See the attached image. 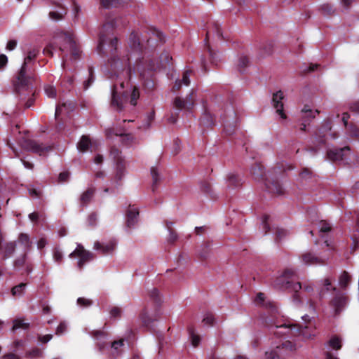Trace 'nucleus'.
<instances>
[{
	"instance_id": "f257e3e1",
	"label": "nucleus",
	"mask_w": 359,
	"mask_h": 359,
	"mask_svg": "<svg viewBox=\"0 0 359 359\" xmlns=\"http://www.w3.org/2000/svg\"><path fill=\"white\" fill-rule=\"evenodd\" d=\"M118 18L107 19L103 24L99 34L97 45L98 53L107 57L110 77L130 78L133 69L130 62L129 51L118 49V38L114 36V30Z\"/></svg>"
},
{
	"instance_id": "dca6fc26",
	"label": "nucleus",
	"mask_w": 359,
	"mask_h": 359,
	"mask_svg": "<svg viewBox=\"0 0 359 359\" xmlns=\"http://www.w3.org/2000/svg\"><path fill=\"white\" fill-rule=\"evenodd\" d=\"M116 247V241L115 240H111L106 243H100L96 241L94 243V249L100 251L103 255H107L111 253Z\"/></svg>"
},
{
	"instance_id": "338daca9",
	"label": "nucleus",
	"mask_w": 359,
	"mask_h": 359,
	"mask_svg": "<svg viewBox=\"0 0 359 359\" xmlns=\"http://www.w3.org/2000/svg\"><path fill=\"white\" fill-rule=\"evenodd\" d=\"M8 63V57L4 54L0 55V69H4Z\"/></svg>"
},
{
	"instance_id": "680f3d73",
	"label": "nucleus",
	"mask_w": 359,
	"mask_h": 359,
	"mask_svg": "<svg viewBox=\"0 0 359 359\" xmlns=\"http://www.w3.org/2000/svg\"><path fill=\"white\" fill-rule=\"evenodd\" d=\"M90 334L96 339L104 338L106 336V334L103 331L100 330L93 331Z\"/></svg>"
},
{
	"instance_id": "4c0bfd02",
	"label": "nucleus",
	"mask_w": 359,
	"mask_h": 359,
	"mask_svg": "<svg viewBox=\"0 0 359 359\" xmlns=\"http://www.w3.org/2000/svg\"><path fill=\"white\" fill-rule=\"evenodd\" d=\"M140 97L139 88L137 86H133V90L130 93V103L131 105L135 106L137 101Z\"/></svg>"
},
{
	"instance_id": "c85d7f7f",
	"label": "nucleus",
	"mask_w": 359,
	"mask_h": 359,
	"mask_svg": "<svg viewBox=\"0 0 359 359\" xmlns=\"http://www.w3.org/2000/svg\"><path fill=\"white\" fill-rule=\"evenodd\" d=\"M95 193V189L88 188L86 191H84L80 196V203L82 205H85L88 203L92 198L93 197Z\"/></svg>"
},
{
	"instance_id": "052dcab7",
	"label": "nucleus",
	"mask_w": 359,
	"mask_h": 359,
	"mask_svg": "<svg viewBox=\"0 0 359 359\" xmlns=\"http://www.w3.org/2000/svg\"><path fill=\"white\" fill-rule=\"evenodd\" d=\"M110 316L112 318H118L121 316V309L118 307H113L110 310Z\"/></svg>"
},
{
	"instance_id": "aec40b11",
	"label": "nucleus",
	"mask_w": 359,
	"mask_h": 359,
	"mask_svg": "<svg viewBox=\"0 0 359 359\" xmlns=\"http://www.w3.org/2000/svg\"><path fill=\"white\" fill-rule=\"evenodd\" d=\"M113 135L119 136L121 137V141L123 144H129L133 142V137L131 134L129 133H118L115 132L114 128H109L107 130V136L108 137H111Z\"/></svg>"
},
{
	"instance_id": "e433bc0d",
	"label": "nucleus",
	"mask_w": 359,
	"mask_h": 359,
	"mask_svg": "<svg viewBox=\"0 0 359 359\" xmlns=\"http://www.w3.org/2000/svg\"><path fill=\"white\" fill-rule=\"evenodd\" d=\"M151 174L152 180H153L152 188H153V190H154L156 188L158 183L160 181V177H159L158 168L156 167H152L151 168Z\"/></svg>"
},
{
	"instance_id": "20e7f679",
	"label": "nucleus",
	"mask_w": 359,
	"mask_h": 359,
	"mask_svg": "<svg viewBox=\"0 0 359 359\" xmlns=\"http://www.w3.org/2000/svg\"><path fill=\"white\" fill-rule=\"evenodd\" d=\"M159 64L154 58L142 56L136 60L133 71L137 72L145 90L150 92L155 89L156 83L155 73Z\"/></svg>"
},
{
	"instance_id": "9b49d317",
	"label": "nucleus",
	"mask_w": 359,
	"mask_h": 359,
	"mask_svg": "<svg viewBox=\"0 0 359 359\" xmlns=\"http://www.w3.org/2000/svg\"><path fill=\"white\" fill-rule=\"evenodd\" d=\"M70 258L78 257L79 261L77 266L79 269H82L83 265L93 260L95 257L93 253L84 249L82 245L78 244L76 248L69 254Z\"/></svg>"
},
{
	"instance_id": "9d476101",
	"label": "nucleus",
	"mask_w": 359,
	"mask_h": 359,
	"mask_svg": "<svg viewBox=\"0 0 359 359\" xmlns=\"http://www.w3.org/2000/svg\"><path fill=\"white\" fill-rule=\"evenodd\" d=\"M34 82L31 83L30 89L23 88L22 89H18L15 85V79L13 80V86L15 93L19 97V104L24 105L25 108L28 109L31 107L35 101V90L34 89Z\"/></svg>"
},
{
	"instance_id": "09e8293b",
	"label": "nucleus",
	"mask_w": 359,
	"mask_h": 359,
	"mask_svg": "<svg viewBox=\"0 0 359 359\" xmlns=\"http://www.w3.org/2000/svg\"><path fill=\"white\" fill-rule=\"evenodd\" d=\"M202 322L208 326H212L215 323L214 316L212 313H206Z\"/></svg>"
},
{
	"instance_id": "423d86ee",
	"label": "nucleus",
	"mask_w": 359,
	"mask_h": 359,
	"mask_svg": "<svg viewBox=\"0 0 359 359\" xmlns=\"http://www.w3.org/2000/svg\"><path fill=\"white\" fill-rule=\"evenodd\" d=\"M297 274L292 269H285L283 273L276 278L274 285L280 289L289 290L294 292L293 300L296 303L300 302V298L297 292L302 289V284L299 282H295Z\"/></svg>"
},
{
	"instance_id": "2f4dec72",
	"label": "nucleus",
	"mask_w": 359,
	"mask_h": 359,
	"mask_svg": "<svg viewBox=\"0 0 359 359\" xmlns=\"http://www.w3.org/2000/svg\"><path fill=\"white\" fill-rule=\"evenodd\" d=\"M327 346L331 350H339L341 348V341L339 337L333 336L327 341Z\"/></svg>"
},
{
	"instance_id": "69168bd1",
	"label": "nucleus",
	"mask_w": 359,
	"mask_h": 359,
	"mask_svg": "<svg viewBox=\"0 0 359 359\" xmlns=\"http://www.w3.org/2000/svg\"><path fill=\"white\" fill-rule=\"evenodd\" d=\"M331 229L330 225L326 222H321L320 224V231L321 232H328Z\"/></svg>"
},
{
	"instance_id": "f3484780",
	"label": "nucleus",
	"mask_w": 359,
	"mask_h": 359,
	"mask_svg": "<svg viewBox=\"0 0 359 359\" xmlns=\"http://www.w3.org/2000/svg\"><path fill=\"white\" fill-rule=\"evenodd\" d=\"M206 35L205 39V45L208 43L209 36L211 35H217L218 38L223 39L222 33L221 31L220 25L215 21H210L208 22L206 27Z\"/></svg>"
},
{
	"instance_id": "13d9d810",
	"label": "nucleus",
	"mask_w": 359,
	"mask_h": 359,
	"mask_svg": "<svg viewBox=\"0 0 359 359\" xmlns=\"http://www.w3.org/2000/svg\"><path fill=\"white\" fill-rule=\"evenodd\" d=\"M251 172L252 174L255 176L256 179L258 177L264 178V177H265V175H263L262 168L260 167L252 168Z\"/></svg>"
},
{
	"instance_id": "f8f14e48",
	"label": "nucleus",
	"mask_w": 359,
	"mask_h": 359,
	"mask_svg": "<svg viewBox=\"0 0 359 359\" xmlns=\"http://www.w3.org/2000/svg\"><path fill=\"white\" fill-rule=\"evenodd\" d=\"M117 84L114 83L111 90V106L117 111H121L124 109V103L126 102L127 95L123 92L121 95L117 91Z\"/></svg>"
},
{
	"instance_id": "c756f323",
	"label": "nucleus",
	"mask_w": 359,
	"mask_h": 359,
	"mask_svg": "<svg viewBox=\"0 0 359 359\" xmlns=\"http://www.w3.org/2000/svg\"><path fill=\"white\" fill-rule=\"evenodd\" d=\"M126 1L127 0H100V5L105 8L118 7Z\"/></svg>"
},
{
	"instance_id": "bf43d9fd",
	"label": "nucleus",
	"mask_w": 359,
	"mask_h": 359,
	"mask_svg": "<svg viewBox=\"0 0 359 359\" xmlns=\"http://www.w3.org/2000/svg\"><path fill=\"white\" fill-rule=\"evenodd\" d=\"M312 172L310 170L305 168L300 172V177L303 180H309L311 177Z\"/></svg>"
},
{
	"instance_id": "3c124183",
	"label": "nucleus",
	"mask_w": 359,
	"mask_h": 359,
	"mask_svg": "<svg viewBox=\"0 0 359 359\" xmlns=\"http://www.w3.org/2000/svg\"><path fill=\"white\" fill-rule=\"evenodd\" d=\"M189 334H190V337H191V344L194 347H196L200 343V341H201L200 337L198 335L194 333V330H189Z\"/></svg>"
},
{
	"instance_id": "58836bf2",
	"label": "nucleus",
	"mask_w": 359,
	"mask_h": 359,
	"mask_svg": "<svg viewBox=\"0 0 359 359\" xmlns=\"http://www.w3.org/2000/svg\"><path fill=\"white\" fill-rule=\"evenodd\" d=\"M210 57V61L212 64L217 65L219 61V57L217 53H215L210 46L209 44L205 45Z\"/></svg>"
},
{
	"instance_id": "72a5a7b5",
	"label": "nucleus",
	"mask_w": 359,
	"mask_h": 359,
	"mask_svg": "<svg viewBox=\"0 0 359 359\" xmlns=\"http://www.w3.org/2000/svg\"><path fill=\"white\" fill-rule=\"evenodd\" d=\"M201 122L203 125H205L207 127H210L215 125V119L213 116L207 111H205L201 117Z\"/></svg>"
},
{
	"instance_id": "7c9ffc66",
	"label": "nucleus",
	"mask_w": 359,
	"mask_h": 359,
	"mask_svg": "<svg viewBox=\"0 0 359 359\" xmlns=\"http://www.w3.org/2000/svg\"><path fill=\"white\" fill-rule=\"evenodd\" d=\"M16 248V243L15 242L6 243L4 245H1V248L4 251L6 257L11 256Z\"/></svg>"
},
{
	"instance_id": "39448f33",
	"label": "nucleus",
	"mask_w": 359,
	"mask_h": 359,
	"mask_svg": "<svg viewBox=\"0 0 359 359\" xmlns=\"http://www.w3.org/2000/svg\"><path fill=\"white\" fill-rule=\"evenodd\" d=\"M39 53L38 48H32L27 51L24 62L15 76V85L18 89L25 88L30 89L31 83L34 81V76L32 73L28 72L27 65L36 58Z\"/></svg>"
},
{
	"instance_id": "1a4fd4ad",
	"label": "nucleus",
	"mask_w": 359,
	"mask_h": 359,
	"mask_svg": "<svg viewBox=\"0 0 359 359\" xmlns=\"http://www.w3.org/2000/svg\"><path fill=\"white\" fill-rule=\"evenodd\" d=\"M19 144L24 149L39 156H45L55 148L53 144H44L26 137H22Z\"/></svg>"
},
{
	"instance_id": "c03bdc74",
	"label": "nucleus",
	"mask_w": 359,
	"mask_h": 359,
	"mask_svg": "<svg viewBox=\"0 0 359 359\" xmlns=\"http://www.w3.org/2000/svg\"><path fill=\"white\" fill-rule=\"evenodd\" d=\"M44 91L48 97L54 98L56 97L57 91L55 87L50 85H46L44 87Z\"/></svg>"
},
{
	"instance_id": "49530a36",
	"label": "nucleus",
	"mask_w": 359,
	"mask_h": 359,
	"mask_svg": "<svg viewBox=\"0 0 359 359\" xmlns=\"http://www.w3.org/2000/svg\"><path fill=\"white\" fill-rule=\"evenodd\" d=\"M350 281V276L346 272H344L339 278V285L342 287L347 286Z\"/></svg>"
},
{
	"instance_id": "6e6552de",
	"label": "nucleus",
	"mask_w": 359,
	"mask_h": 359,
	"mask_svg": "<svg viewBox=\"0 0 359 359\" xmlns=\"http://www.w3.org/2000/svg\"><path fill=\"white\" fill-rule=\"evenodd\" d=\"M297 345L290 340H280L271 351H266V359H283L282 357L297 350Z\"/></svg>"
},
{
	"instance_id": "c9c22d12",
	"label": "nucleus",
	"mask_w": 359,
	"mask_h": 359,
	"mask_svg": "<svg viewBox=\"0 0 359 359\" xmlns=\"http://www.w3.org/2000/svg\"><path fill=\"white\" fill-rule=\"evenodd\" d=\"M249 64V58L245 55H241L239 57L238 62V69L240 72L243 73L245 71V67Z\"/></svg>"
},
{
	"instance_id": "bb28decb",
	"label": "nucleus",
	"mask_w": 359,
	"mask_h": 359,
	"mask_svg": "<svg viewBox=\"0 0 359 359\" xmlns=\"http://www.w3.org/2000/svg\"><path fill=\"white\" fill-rule=\"evenodd\" d=\"M332 126L331 123L330 121L325 122L323 126L318 130L316 133V137H318L319 142L321 143L325 142L324 137L325 136L326 133L331 130Z\"/></svg>"
},
{
	"instance_id": "473e14b6",
	"label": "nucleus",
	"mask_w": 359,
	"mask_h": 359,
	"mask_svg": "<svg viewBox=\"0 0 359 359\" xmlns=\"http://www.w3.org/2000/svg\"><path fill=\"white\" fill-rule=\"evenodd\" d=\"M74 79L73 76L65 75L61 80V86L66 90H70L73 87Z\"/></svg>"
},
{
	"instance_id": "5fc2aeb1",
	"label": "nucleus",
	"mask_w": 359,
	"mask_h": 359,
	"mask_svg": "<svg viewBox=\"0 0 359 359\" xmlns=\"http://www.w3.org/2000/svg\"><path fill=\"white\" fill-rule=\"evenodd\" d=\"M192 74V71L190 69L186 70L182 75V79L181 81L182 83H184L186 86H189L190 83L189 76Z\"/></svg>"
},
{
	"instance_id": "ea45409f",
	"label": "nucleus",
	"mask_w": 359,
	"mask_h": 359,
	"mask_svg": "<svg viewBox=\"0 0 359 359\" xmlns=\"http://www.w3.org/2000/svg\"><path fill=\"white\" fill-rule=\"evenodd\" d=\"M29 326V324L25 322L24 319H15L13 321V325L12 327V330L15 331L18 329H27Z\"/></svg>"
},
{
	"instance_id": "a18cd8bd",
	"label": "nucleus",
	"mask_w": 359,
	"mask_h": 359,
	"mask_svg": "<svg viewBox=\"0 0 359 359\" xmlns=\"http://www.w3.org/2000/svg\"><path fill=\"white\" fill-rule=\"evenodd\" d=\"M323 288H322L320 291V295H323V294L326 292V291H329L330 290V288L333 289L334 290H335L334 287H332V285H331V280L330 278H325L323 280Z\"/></svg>"
},
{
	"instance_id": "a878e982",
	"label": "nucleus",
	"mask_w": 359,
	"mask_h": 359,
	"mask_svg": "<svg viewBox=\"0 0 359 359\" xmlns=\"http://www.w3.org/2000/svg\"><path fill=\"white\" fill-rule=\"evenodd\" d=\"M165 224V228L167 229L169 233L167 241L168 243H173L178 239V235L177 232L172 229L174 222L170 221H166Z\"/></svg>"
},
{
	"instance_id": "4be33fe9",
	"label": "nucleus",
	"mask_w": 359,
	"mask_h": 359,
	"mask_svg": "<svg viewBox=\"0 0 359 359\" xmlns=\"http://www.w3.org/2000/svg\"><path fill=\"white\" fill-rule=\"evenodd\" d=\"M350 147L346 146L340 148H334L327 151V157H346L349 155Z\"/></svg>"
},
{
	"instance_id": "0eeeda50",
	"label": "nucleus",
	"mask_w": 359,
	"mask_h": 359,
	"mask_svg": "<svg viewBox=\"0 0 359 359\" xmlns=\"http://www.w3.org/2000/svg\"><path fill=\"white\" fill-rule=\"evenodd\" d=\"M278 331L276 334H287L288 335H302L306 339H312L315 335V327L313 325L299 326L292 323H284L276 325Z\"/></svg>"
},
{
	"instance_id": "4468645a",
	"label": "nucleus",
	"mask_w": 359,
	"mask_h": 359,
	"mask_svg": "<svg viewBox=\"0 0 359 359\" xmlns=\"http://www.w3.org/2000/svg\"><path fill=\"white\" fill-rule=\"evenodd\" d=\"M194 104V100L192 97V94H189L188 96H187L185 100L182 99L180 97H177L173 102L174 107L178 110H190L192 109Z\"/></svg>"
},
{
	"instance_id": "393cba45",
	"label": "nucleus",
	"mask_w": 359,
	"mask_h": 359,
	"mask_svg": "<svg viewBox=\"0 0 359 359\" xmlns=\"http://www.w3.org/2000/svg\"><path fill=\"white\" fill-rule=\"evenodd\" d=\"M236 118H233V120L232 122H230L229 120H224L223 122L224 125V133L226 136H231L232 135L236 130Z\"/></svg>"
},
{
	"instance_id": "37998d69",
	"label": "nucleus",
	"mask_w": 359,
	"mask_h": 359,
	"mask_svg": "<svg viewBox=\"0 0 359 359\" xmlns=\"http://www.w3.org/2000/svg\"><path fill=\"white\" fill-rule=\"evenodd\" d=\"M26 284L25 283H20L12 289V294L13 296H20L23 294L25 290Z\"/></svg>"
},
{
	"instance_id": "2eb2a0df",
	"label": "nucleus",
	"mask_w": 359,
	"mask_h": 359,
	"mask_svg": "<svg viewBox=\"0 0 359 359\" xmlns=\"http://www.w3.org/2000/svg\"><path fill=\"white\" fill-rule=\"evenodd\" d=\"M50 5L55 6L56 8H59V11H50L48 14L50 19L58 21L61 20L64 18V17L67 13V8L62 4L60 2H57L55 0H50Z\"/></svg>"
},
{
	"instance_id": "0e129e2a",
	"label": "nucleus",
	"mask_w": 359,
	"mask_h": 359,
	"mask_svg": "<svg viewBox=\"0 0 359 359\" xmlns=\"http://www.w3.org/2000/svg\"><path fill=\"white\" fill-rule=\"evenodd\" d=\"M53 259L57 262H61L62 259V253L58 249H55L53 251Z\"/></svg>"
},
{
	"instance_id": "de8ad7c7",
	"label": "nucleus",
	"mask_w": 359,
	"mask_h": 359,
	"mask_svg": "<svg viewBox=\"0 0 359 359\" xmlns=\"http://www.w3.org/2000/svg\"><path fill=\"white\" fill-rule=\"evenodd\" d=\"M273 45L271 41H267L262 45V49L263 50L264 55H270L273 52Z\"/></svg>"
},
{
	"instance_id": "864d4df0",
	"label": "nucleus",
	"mask_w": 359,
	"mask_h": 359,
	"mask_svg": "<svg viewBox=\"0 0 359 359\" xmlns=\"http://www.w3.org/2000/svg\"><path fill=\"white\" fill-rule=\"evenodd\" d=\"M26 262H27V255L25 254L22 256H21L15 259V261L14 262V265L15 267L20 268V267L25 266L26 264Z\"/></svg>"
},
{
	"instance_id": "4d7b16f0",
	"label": "nucleus",
	"mask_w": 359,
	"mask_h": 359,
	"mask_svg": "<svg viewBox=\"0 0 359 359\" xmlns=\"http://www.w3.org/2000/svg\"><path fill=\"white\" fill-rule=\"evenodd\" d=\"M149 296L151 298H152L154 302H159L161 301V297H160V294H159V292L158 291V290L156 289H153L150 292H149Z\"/></svg>"
},
{
	"instance_id": "f03ea898",
	"label": "nucleus",
	"mask_w": 359,
	"mask_h": 359,
	"mask_svg": "<svg viewBox=\"0 0 359 359\" xmlns=\"http://www.w3.org/2000/svg\"><path fill=\"white\" fill-rule=\"evenodd\" d=\"M55 41L48 43L43 50V53L49 57L53 56V51L58 48L62 58V66L65 65L67 58V52L69 50L71 57L73 60L80 58L81 51L74 39V34L69 32H62L54 38Z\"/></svg>"
},
{
	"instance_id": "f704fd0d",
	"label": "nucleus",
	"mask_w": 359,
	"mask_h": 359,
	"mask_svg": "<svg viewBox=\"0 0 359 359\" xmlns=\"http://www.w3.org/2000/svg\"><path fill=\"white\" fill-rule=\"evenodd\" d=\"M332 305L335 307L337 312L341 308L346 304V298L342 295L337 296L332 301Z\"/></svg>"
},
{
	"instance_id": "6e6d98bb",
	"label": "nucleus",
	"mask_w": 359,
	"mask_h": 359,
	"mask_svg": "<svg viewBox=\"0 0 359 359\" xmlns=\"http://www.w3.org/2000/svg\"><path fill=\"white\" fill-rule=\"evenodd\" d=\"M67 328V325L66 323H65V322L60 323L56 329V332H55L56 334H57V335L62 334L63 333H65L66 332Z\"/></svg>"
},
{
	"instance_id": "5701e85b",
	"label": "nucleus",
	"mask_w": 359,
	"mask_h": 359,
	"mask_svg": "<svg viewBox=\"0 0 359 359\" xmlns=\"http://www.w3.org/2000/svg\"><path fill=\"white\" fill-rule=\"evenodd\" d=\"M302 113L303 114V121L309 123L310 121H311V120L316 117V115L320 113V111L318 109L313 111L309 108L308 105H305L302 109Z\"/></svg>"
},
{
	"instance_id": "603ef678",
	"label": "nucleus",
	"mask_w": 359,
	"mask_h": 359,
	"mask_svg": "<svg viewBox=\"0 0 359 359\" xmlns=\"http://www.w3.org/2000/svg\"><path fill=\"white\" fill-rule=\"evenodd\" d=\"M77 304L81 307H88L92 304V301L89 299L79 297L77 299Z\"/></svg>"
},
{
	"instance_id": "a19ab883",
	"label": "nucleus",
	"mask_w": 359,
	"mask_h": 359,
	"mask_svg": "<svg viewBox=\"0 0 359 359\" xmlns=\"http://www.w3.org/2000/svg\"><path fill=\"white\" fill-rule=\"evenodd\" d=\"M88 74H89L88 79L83 83L84 89L88 88L95 80L94 70L92 67H89Z\"/></svg>"
},
{
	"instance_id": "7ed1b4c3",
	"label": "nucleus",
	"mask_w": 359,
	"mask_h": 359,
	"mask_svg": "<svg viewBox=\"0 0 359 359\" xmlns=\"http://www.w3.org/2000/svg\"><path fill=\"white\" fill-rule=\"evenodd\" d=\"M165 37L161 32L150 27L144 31L141 39L136 32H133L128 39V44L133 51L144 55L153 52L165 43Z\"/></svg>"
},
{
	"instance_id": "6ab92c4d",
	"label": "nucleus",
	"mask_w": 359,
	"mask_h": 359,
	"mask_svg": "<svg viewBox=\"0 0 359 359\" xmlns=\"http://www.w3.org/2000/svg\"><path fill=\"white\" fill-rule=\"evenodd\" d=\"M139 211L134 206H130L126 214V226L133 228L138 222Z\"/></svg>"
},
{
	"instance_id": "774afa93",
	"label": "nucleus",
	"mask_w": 359,
	"mask_h": 359,
	"mask_svg": "<svg viewBox=\"0 0 359 359\" xmlns=\"http://www.w3.org/2000/svg\"><path fill=\"white\" fill-rule=\"evenodd\" d=\"M120 150L116 147H111L110 149V156L111 157H120L121 154Z\"/></svg>"
},
{
	"instance_id": "a211bd4d",
	"label": "nucleus",
	"mask_w": 359,
	"mask_h": 359,
	"mask_svg": "<svg viewBox=\"0 0 359 359\" xmlns=\"http://www.w3.org/2000/svg\"><path fill=\"white\" fill-rule=\"evenodd\" d=\"M96 147V142H93L87 135H82L77 144V148L81 151H92Z\"/></svg>"
},
{
	"instance_id": "cd10ccee",
	"label": "nucleus",
	"mask_w": 359,
	"mask_h": 359,
	"mask_svg": "<svg viewBox=\"0 0 359 359\" xmlns=\"http://www.w3.org/2000/svg\"><path fill=\"white\" fill-rule=\"evenodd\" d=\"M18 243L20 244L25 250H29L32 246L29 236L26 233H20L18 238Z\"/></svg>"
},
{
	"instance_id": "e2e57ef3",
	"label": "nucleus",
	"mask_w": 359,
	"mask_h": 359,
	"mask_svg": "<svg viewBox=\"0 0 359 359\" xmlns=\"http://www.w3.org/2000/svg\"><path fill=\"white\" fill-rule=\"evenodd\" d=\"M123 346V339H120L118 341H114L112 344H111V348L116 351V353L118 354V348L120 347H122Z\"/></svg>"
},
{
	"instance_id": "ddd939ff",
	"label": "nucleus",
	"mask_w": 359,
	"mask_h": 359,
	"mask_svg": "<svg viewBox=\"0 0 359 359\" xmlns=\"http://www.w3.org/2000/svg\"><path fill=\"white\" fill-rule=\"evenodd\" d=\"M284 99L283 93L281 90H278L273 94L272 96V104L274 109H276V113L283 118L286 119L287 115L284 112L283 102Z\"/></svg>"
},
{
	"instance_id": "79ce46f5",
	"label": "nucleus",
	"mask_w": 359,
	"mask_h": 359,
	"mask_svg": "<svg viewBox=\"0 0 359 359\" xmlns=\"http://www.w3.org/2000/svg\"><path fill=\"white\" fill-rule=\"evenodd\" d=\"M320 11L323 15L328 16L334 13L332 6L329 4H323L320 8Z\"/></svg>"
},
{
	"instance_id": "b1692460",
	"label": "nucleus",
	"mask_w": 359,
	"mask_h": 359,
	"mask_svg": "<svg viewBox=\"0 0 359 359\" xmlns=\"http://www.w3.org/2000/svg\"><path fill=\"white\" fill-rule=\"evenodd\" d=\"M266 187L269 191L276 194L278 195H281L283 194V189L282 186L277 181H269L268 178L266 177Z\"/></svg>"
},
{
	"instance_id": "8fccbe9b",
	"label": "nucleus",
	"mask_w": 359,
	"mask_h": 359,
	"mask_svg": "<svg viewBox=\"0 0 359 359\" xmlns=\"http://www.w3.org/2000/svg\"><path fill=\"white\" fill-rule=\"evenodd\" d=\"M346 128H348V130L351 136L359 137V128L357 126L351 123Z\"/></svg>"
},
{
	"instance_id": "412c9836",
	"label": "nucleus",
	"mask_w": 359,
	"mask_h": 359,
	"mask_svg": "<svg viewBox=\"0 0 359 359\" xmlns=\"http://www.w3.org/2000/svg\"><path fill=\"white\" fill-rule=\"evenodd\" d=\"M302 259L304 264L306 265H316L323 264L325 263V260L320 257H316V255L307 252L302 256Z\"/></svg>"
}]
</instances>
